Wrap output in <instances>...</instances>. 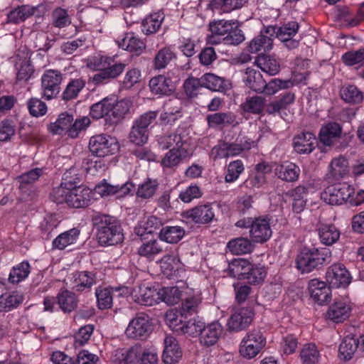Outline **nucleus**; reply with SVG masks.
Segmentation results:
<instances>
[{"label": "nucleus", "mask_w": 364, "mask_h": 364, "mask_svg": "<svg viewBox=\"0 0 364 364\" xmlns=\"http://www.w3.org/2000/svg\"><path fill=\"white\" fill-rule=\"evenodd\" d=\"M210 34L206 41L210 45L224 43L225 45H239L245 40L242 31L237 20H214L208 24Z\"/></svg>", "instance_id": "1"}, {"label": "nucleus", "mask_w": 364, "mask_h": 364, "mask_svg": "<svg viewBox=\"0 0 364 364\" xmlns=\"http://www.w3.org/2000/svg\"><path fill=\"white\" fill-rule=\"evenodd\" d=\"M91 221L100 245H114L123 240L121 225L116 218L97 212L92 215Z\"/></svg>", "instance_id": "2"}, {"label": "nucleus", "mask_w": 364, "mask_h": 364, "mask_svg": "<svg viewBox=\"0 0 364 364\" xmlns=\"http://www.w3.org/2000/svg\"><path fill=\"white\" fill-rule=\"evenodd\" d=\"M245 85L257 93H263L267 95H272L282 89H288L293 86L291 80L272 79L266 82L262 75L258 70L248 68L245 71L243 79Z\"/></svg>", "instance_id": "3"}, {"label": "nucleus", "mask_w": 364, "mask_h": 364, "mask_svg": "<svg viewBox=\"0 0 364 364\" xmlns=\"http://www.w3.org/2000/svg\"><path fill=\"white\" fill-rule=\"evenodd\" d=\"M353 188L346 183H338L328 186L321 193V198L331 205H341L349 199L353 205L364 203V191H358L355 198H351Z\"/></svg>", "instance_id": "4"}, {"label": "nucleus", "mask_w": 364, "mask_h": 364, "mask_svg": "<svg viewBox=\"0 0 364 364\" xmlns=\"http://www.w3.org/2000/svg\"><path fill=\"white\" fill-rule=\"evenodd\" d=\"M331 251L327 248L304 247L296 258V267L301 273H309L329 262Z\"/></svg>", "instance_id": "5"}, {"label": "nucleus", "mask_w": 364, "mask_h": 364, "mask_svg": "<svg viewBox=\"0 0 364 364\" xmlns=\"http://www.w3.org/2000/svg\"><path fill=\"white\" fill-rule=\"evenodd\" d=\"M157 115V112L149 111L140 115L134 121L129 134V139L132 143L141 146L147 142L149 127L156 121Z\"/></svg>", "instance_id": "6"}, {"label": "nucleus", "mask_w": 364, "mask_h": 364, "mask_svg": "<svg viewBox=\"0 0 364 364\" xmlns=\"http://www.w3.org/2000/svg\"><path fill=\"white\" fill-rule=\"evenodd\" d=\"M119 147L115 138L104 134L92 136L89 141L90 152L99 158L114 154L119 150Z\"/></svg>", "instance_id": "7"}, {"label": "nucleus", "mask_w": 364, "mask_h": 364, "mask_svg": "<svg viewBox=\"0 0 364 364\" xmlns=\"http://www.w3.org/2000/svg\"><path fill=\"white\" fill-rule=\"evenodd\" d=\"M266 339L259 330L254 329L243 338L240 346V355L247 359L255 357L265 346Z\"/></svg>", "instance_id": "8"}, {"label": "nucleus", "mask_w": 364, "mask_h": 364, "mask_svg": "<svg viewBox=\"0 0 364 364\" xmlns=\"http://www.w3.org/2000/svg\"><path fill=\"white\" fill-rule=\"evenodd\" d=\"M63 80L61 73L55 70H46L41 77L43 95L47 100L55 97L60 92Z\"/></svg>", "instance_id": "9"}, {"label": "nucleus", "mask_w": 364, "mask_h": 364, "mask_svg": "<svg viewBox=\"0 0 364 364\" xmlns=\"http://www.w3.org/2000/svg\"><path fill=\"white\" fill-rule=\"evenodd\" d=\"M66 284L75 291L82 292L90 290L96 284V274L93 272H75L67 277Z\"/></svg>", "instance_id": "10"}, {"label": "nucleus", "mask_w": 364, "mask_h": 364, "mask_svg": "<svg viewBox=\"0 0 364 364\" xmlns=\"http://www.w3.org/2000/svg\"><path fill=\"white\" fill-rule=\"evenodd\" d=\"M151 331V325L149 316L139 314L132 319L125 331L127 337L131 338H145Z\"/></svg>", "instance_id": "11"}, {"label": "nucleus", "mask_w": 364, "mask_h": 364, "mask_svg": "<svg viewBox=\"0 0 364 364\" xmlns=\"http://www.w3.org/2000/svg\"><path fill=\"white\" fill-rule=\"evenodd\" d=\"M326 279L332 288H345L350 284L351 277L346 267L337 263L327 269Z\"/></svg>", "instance_id": "12"}, {"label": "nucleus", "mask_w": 364, "mask_h": 364, "mask_svg": "<svg viewBox=\"0 0 364 364\" xmlns=\"http://www.w3.org/2000/svg\"><path fill=\"white\" fill-rule=\"evenodd\" d=\"M254 311L252 308H240L234 311L230 316L227 326L231 331H240L246 329L252 323Z\"/></svg>", "instance_id": "13"}, {"label": "nucleus", "mask_w": 364, "mask_h": 364, "mask_svg": "<svg viewBox=\"0 0 364 364\" xmlns=\"http://www.w3.org/2000/svg\"><path fill=\"white\" fill-rule=\"evenodd\" d=\"M272 233L269 220L267 218L259 217L254 218L252 221L250 236L252 242H265L270 238Z\"/></svg>", "instance_id": "14"}, {"label": "nucleus", "mask_w": 364, "mask_h": 364, "mask_svg": "<svg viewBox=\"0 0 364 364\" xmlns=\"http://www.w3.org/2000/svg\"><path fill=\"white\" fill-rule=\"evenodd\" d=\"M308 290L311 298L319 305H323L331 299V287H328L326 282L313 279L309 282Z\"/></svg>", "instance_id": "15"}, {"label": "nucleus", "mask_w": 364, "mask_h": 364, "mask_svg": "<svg viewBox=\"0 0 364 364\" xmlns=\"http://www.w3.org/2000/svg\"><path fill=\"white\" fill-rule=\"evenodd\" d=\"M133 298L137 304L144 306H153L161 301L159 289L154 287L139 286L132 292Z\"/></svg>", "instance_id": "16"}, {"label": "nucleus", "mask_w": 364, "mask_h": 364, "mask_svg": "<svg viewBox=\"0 0 364 364\" xmlns=\"http://www.w3.org/2000/svg\"><path fill=\"white\" fill-rule=\"evenodd\" d=\"M193 151L190 146L171 148L161 159V164L164 168H173L178 166L183 160L192 156Z\"/></svg>", "instance_id": "17"}, {"label": "nucleus", "mask_w": 364, "mask_h": 364, "mask_svg": "<svg viewBox=\"0 0 364 364\" xmlns=\"http://www.w3.org/2000/svg\"><path fill=\"white\" fill-rule=\"evenodd\" d=\"M351 310V305L348 301L345 299L336 300L329 306L326 317L335 323H341L350 316Z\"/></svg>", "instance_id": "18"}, {"label": "nucleus", "mask_w": 364, "mask_h": 364, "mask_svg": "<svg viewBox=\"0 0 364 364\" xmlns=\"http://www.w3.org/2000/svg\"><path fill=\"white\" fill-rule=\"evenodd\" d=\"M150 90L153 94L159 95H170L176 90V82L164 75L152 77L149 83Z\"/></svg>", "instance_id": "19"}, {"label": "nucleus", "mask_w": 364, "mask_h": 364, "mask_svg": "<svg viewBox=\"0 0 364 364\" xmlns=\"http://www.w3.org/2000/svg\"><path fill=\"white\" fill-rule=\"evenodd\" d=\"M189 137L187 134L179 132L177 130L176 133L166 134L158 136L157 141L159 146L163 150L172 148H181L190 146L188 143Z\"/></svg>", "instance_id": "20"}, {"label": "nucleus", "mask_w": 364, "mask_h": 364, "mask_svg": "<svg viewBox=\"0 0 364 364\" xmlns=\"http://www.w3.org/2000/svg\"><path fill=\"white\" fill-rule=\"evenodd\" d=\"M112 107L110 115L107 117V124L109 126L117 125L120 123L129 112L132 102L129 100L116 101L112 97Z\"/></svg>", "instance_id": "21"}, {"label": "nucleus", "mask_w": 364, "mask_h": 364, "mask_svg": "<svg viewBox=\"0 0 364 364\" xmlns=\"http://www.w3.org/2000/svg\"><path fill=\"white\" fill-rule=\"evenodd\" d=\"M206 122L208 127L213 129H223L229 126L235 127L239 124L236 119V116L230 112L208 114Z\"/></svg>", "instance_id": "22"}, {"label": "nucleus", "mask_w": 364, "mask_h": 364, "mask_svg": "<svg viewBox=\"0 0 364 364\" xmlns=\"http://www.w3.org/2000/svg\"><path fill=\"white\" fill-rule=\"evenodd\" d=\"M186 218L191 219L195 223L208 224L215 218V213L210 204L196 206L186 213Z\"/></svg>", "instance_id": "23"}, {"label": "nucleus", "mask_w": 364, "mask_h": 364, "mask_svg": "<svg viewBox=\"0 0 364 364\" xmlns=\"http://www.w3.org/2000/svg\"><path fill=\"white\" fill-rule=\"evenodd\" d=\"M68 205L80 208L89 205L91 200V191L89 188L76 187V184L70 190L68 198Z\"/></svg>", "instance_id": "24"}, {"label": "nucleus", "mask_w": 364, "mask_h": 364, "mask_svg": "<svg viewBox=\"0 0 364 364\" xmlns=\"http://www.w3.org/2000/svg\"><path fill=\"white\" fill-rule=\"evenodd\" d=\"M69 173H65L63 176V181L61 184L53 189L50 193V199L58 203L62 204L66 203L68 204V198L70 195V190L73 186L76 184V181L69 179Z\"/></svg>", "instance_id": "25"}, {"label": "nucleus", "mask_w": 364, "mask_h": 364, "mask_svg": "<svg viewBox=\"0 0 364 364\" xmlns=\"http://www.w3.org/2000/svg\"><path fill=\"white\" fill-rule=\"evenodd\" d=\"M134 187V184L130 182H126L122 184H110L104 182L96 186L95 191L102 196L114 194H118L119 196H123L129 194Z\"/></svg>", "instance_id": "26"}, {"label": "nucleus", "mask_w": 364, "mask_h": 364, "mask_svg": "<svg viewBox=\"0 0 364 364\" xmlns=\"http://www.w3.org/2000/svg\"><path fill=\"white\" fill-rule=\"evenodd\" d=\"M142 351L138 345L128 349H117L114 353V362L117 364H138Z\"/></svg>", "instance_id": "27"}, {"label": "nucleus", "mask_w": 364, "mask_h": 364, "mask_svg": "<svg viewBox=\"0 0 364 364\" xmlns=\"http://www.w3.org/2000/svg\"><path fill=\"white\" fill-rule=\"evenodd\" d=\"M342 127L337 122H328L322 127L319 132V140L326 146H333L340 139Z\"/></svg>", "instance_id": "28"}, {"label": "nucleus", "mask_w": 364, "mask_h": 364, "mask_svg": "<svg viewBox=\"0 0 364 364\" xmlns=\"http://www.w3.org/2000/svg\"><path fill=\"white\" fill-rule=\"evenodd\" d=\"M164 350L162 360L166 364H173L178 361L182 356V351L178 346L176 339L171 336L164 340Z\"/></svg>", "instance_id": "29"}, {"label": "nucleus", "mask_w": 364, "mask_h": 364, "mask_svg": "<svg viewBox=\"0 0 364 364\" xmlns=\"http://www.w3.org/2000/svg\"><path fill=\"white\" fill-rule=\"evenodd\" d=\"M32 16H40L39 6L22 5L11 11L7 18L9 23L18 24Z\"/></svg>", "instance_id": "30"}, {"label": "nucleus", "mask_w": 364, "mask_h": 364, "mask_svg": "<svg viewBox=\"0 0 364 364\" xmlns=\"http://www.w3.org/2000/svg\"><path fill=\"white\" fill-rule=\"evenodd\" d=\"M223 332V327L218 322H213L208 326H203L200 336L202 345L209 347L215 345Z\"/></svg>", "instance_id": "31"}, {"label": "nucleus", "mask_w": 364, "mask_h": 364, "mask_svg": "<svg viewBox=\"0 0 364 364\" xmlns=\"http://www.w3.org/2000/svg\"><path fill=\"white\" fill-rule=\"evenodd\" d=\"M247 0H211L208 9L213 13L223 14L242 8Z\"/></svg>", "instance_id": "32"}, {"label": "nucleus", "mask_w": 364, "mask_h": 364, "mask_svg": "<svg viewBox=\"0 0 364 364\" xmlns=\"http://www.w3.org/2000/svg\"><path fill=\"white\" fill-rule=\"evenodd\" d=\"M316 139L311 132H302L294 138V148L299 154H310L315 148Z\"/></svg>", "instance_id": "33"}, {"label": "nucleus", "mask_w": 364, "mask_h": 364, "mask_svg": "<svg viewBox=\"0 0 364 364\" xmlns=\"http://www.w3.org/2000/svg\"><path fill=\"white\" fill-rule=\"evenodd\" d=\"M317 231L320 241L325 245H332L336 243L341 236L339 229L333 224L318 225Z\"/></svg>", "instance_id": "34"}, {"label": "nucleus", "mask_w": 364, "mask_h": 364, "mask_svg": "<svg viewBox=\"0 0 364 364\" xmlns=\"http://www.w3.org/2000/svg\"><path fill=\"white\" fill-rule=\"evenodd\" d=\"M295 100V95L289 92L280 95L274 100L270 102L266 107V112L269 114H280L282 110L287 109Z\"/></svg>", "instance_id": "35"}, {"label": "nucleus", "mask_w": 364, "mask_h": 364, "mask_svg": "<svg viewBox=\"0 0 364 364\" xmlns=\"http://www.w3.org/2000/svg\"><path fill=\"white\" fill-rule=\"evenodd\" d=\"M57 304L64 313L74 311L78 304V299L75 294L67 289L60 291L56 296Z\"/></svg>", "instance_id": "36"}, {"label": "nucleus", "mask_w": 364, "mask_h": 364, "mask_svg": "<svg viewBox=\"0 0 364 364\" xmlns=\"http://www.w3.org/2000/svg\"><path fill=\"white\" fill-rule=\"evenodd\" d=\"M202 77L204 87L213 91L225 92L231 85L228 80L213 73H206Z\"/></svg>", "instance_id": "37"}, {"label": "nucleus", "mask_w": 364, "mask_h": 364, "mask_svg": "<svg viewBox=\"0 0 364 364\" xmlns=\"http://www.w3.org/2000/svg\"><path fill=\"white\" fill-rule=\"evenodd\" d=\"M112 102V97H105L90 107V115L95 119L105 117V124L107 125V117L111 114Z\"/></svg>", "instance_id": "38"}, {"label": "nucleus", "mask_w": 364, "mask_h": 364, "mask_svg": "<svg viewBox=\"0 0 364 364\" xmlns=\"http://www.w3.org/2000/svg\"><path fill=\"white\" fill-rule=\"evenodd\" d=\"M256 65L269 75H275L280 71V63L274 57L261 54L255 60Z\"/></svg>", "instance_id": "39"}, {"label": "nucleus", "mask_w": 364, "mask_h": 364, "mask_svg": "<svg viewBox=\"0 0 364 364\" xmlns=\"http://www.w3.org/2000/svg\"><path fill=\"white\" fill-rule=\"evenodd\" d=\"M251 263L247 259H235L229 264L228 274L237 279H246L248 271L251 270Z\"/></svg>", "instance_id": "40"}, {"label": "nucleus", "mask_w": 364, "mask_h": 364, "mask_svg": "<svg viewBox=\"0 0 364 364\" xmlns=\"http://www.w3.org/2000/svg\"><path fill=\"white\" fill-rule=\"evenodd\" d=\"M164 19L163 13L156 12L147 16L141 22L142 32L146 35L156 33Z\"/></svg>", "instance_id": "41"}, {"label": "nucleus", "mask_w": 364, "mask_h": 364, "mask_svg": "<svg viewBox=\"0 0 364 364\" xmlns=\"http://www.w3.org/2000/svg\"><path fill=\"white\" fill-rule=\"evenodd\" d=\"M176 58V53L172 48L165 46L156 53L153 60V68L155 70L164 69Z\"/></svg>", "instance_id": "42"}, {"label": "nucleus", "mask_w": 364, "mask_h": 364, "mask_svg": "<svg viewBox=\"0 0 364 364\" xmlns=\"http://www.w3.org/2000/svg\"><path fill=\"white\" fill-rule=\"evenodd\" d=\"M73 120V114L63 112L59 114L56 122L48 125V129L53 134H62L63 132H65L68 135V129L72 127Z\"/></svg>", "instance_id": "43"}, {"label": "nucleus", "mask_w": 364, "mask_h": 364, "mask_svg": "<svg viewBox=\"0 0 364 364\" xmlns=\"http://www.w3.org/2000/svg\"><path fill=\"white\" fill-rule=\"evenodd\" d=\"M118 43L119 47L134 53L136 55L141 54L146 48L145 43L139 38L134 36L133 33H127L125 37Z\"/></svg>", "instance_id": "44"}, {"label": "nucleus", "mask_w": 364, "mask_h": 364, "mask_svg": "<svg viewBox=\"0 0 364 364\" xmlns=\"http://www.w3.org/2000/svg\"><path fill=\"white\" fill-rule=\"evenodd\" d=\"M227 247L233 255L248 254L253 251L254 245L246 237H237L228 242Z\"/></svg>", "instance_id": "45"}, {"label": "nucleus", "mask_w": 364, "mask_h": 364, "mask_svg": "<svg viewBox=\"0 0 364 364\" xmlns=\"http://www.w3.org/2000/svg\"><path fill=\"white\" fill-rule=\"evenodd\" d=\"M184 234V229L180 226H166L161 229L159 237L162 241L174 244L179 242Z\"/></svg>", "instance_id": "46"}, {"label": "nucleus", "mask_w": 364, "mask_h": 364, "mask_svg": "<svg viewBox=\"0 0 364 364\" xmlns=\"http://www.w3.org/2000/svg\"><path fill=\"white\" fill-rule=\"evenodd\" d=\"M359 343V341L354 337L346 336L339 346V357L344 360H350L355 353Z\"/></svg>", "instance_id": "47"}, {"label": "nucleus", "mask_w": 364, "mask_h": 364, "mask_svg": "<svg viewBox=\"0 0 364 364\" xmlns=\"http://www.w3.org/2000/svg\"><path fill=\"white\" fill-rule=\"evenodd\" d=\"M348 161L343 156L333 159L329 165V177L340 180L348 173Z\"/></svg>", "instance_id": "48"}, {"label": "nucleus", "mask_w": 364, "mask_h": 364, "mask_svg": "<svg viewBox=\"0 0 364 364\" xmlns=\"http://www.w3.org/2000/svg\"><path fill=\"white\" fill-rule=\"evenodd\" d=\"M340 95L342 100L350 104H358L363 100V92L354 85H343Z\"/></svg>", "instance_id": "49"}, {"label": "nucleus", "mask_w": 364, "mask_h": 364, "mask_svg": "<svg viewBox=\"0 0 364 364\" xmlns=\"http://www.w3.org/2000/svg\"><path fill=\"white\" fill-rule=\"evenodd\" d=\"M80 230L73 228L59 235L53 242V246L59 250H63L69 245L73 244L78 235Z\"/></svg>", "instance_id": "50"}, {"label": "nucleus", "mask_w": 364, "mask_h": 364, "mask_svg": "<svg viewBox=\"0 0 364 364\" xmlns=\"http://www.w3.org/2000/svg\"><path fill=\"white\" fill-rule=\"evenodd\" d=\"M276 174L279 178L283 181L294 182L297 181L299 176L300 168L292 163L286 166L282 165L276 169Z\"/></svg>", "instance_id": "51"}, {"label": "nucleus", "mask_w": 364, "mask_h": 364, "mask_svg": "<svg viewBox=\"0 0 364 364\" xmlns=\"http://www.w3.org/2000/svg\"><path fill=\"white\" fill-rule=\"evenodd\" d=\"M23 296L16 292L0 296V311L7 312L17 308L23 302Z\"/></svg>", "instance_id": "52"}, {"label": "nucleus", "mask_w": 364, "mask_h": 364, "mask_svg": "<svg viewBox=\"0 0 364 364\" xmlns=\"http://www.w3.org/2000/svg\"><path fill=\"white\" fill-rule=\"evenodd\" d=\"M97 306L101 310L110 309L113 303V295L111 289L99 287L95 289Z\"/></svg>", "instance_id": "53"}, {"label": "nucleus", "mask_w": 364, "mask_h": 364, "mask_svg": "<svg viewBox=\"0 0 364 364\" xmlns=\"http://www.w3.org/2000/svg\"><path fill=\"white\" fill-rule=\"evenodd\" d=\"M300 357L303 364H316L320 358V353L315 344L306 343L301 350Z\"/></svg>", "instance_id": "54"}, {"label": "nucleus", "mask_w": 364, "mask_h": 364, "mask_svg": "<svg viewBox=\"0 0 364 364\" xmlns=\"http://www.w3.org/2000/svg\"><path fill=\"white\" fill-rule=\"evenodd\" d=\"M85 86V82L82 79L78 78L72 80L63 91L62 99L65 101L75 99Z\"/></svg>", "instance_id": "55"}, {"label": "nucleus", "mask_w": 364, "mask_h": 364, "mask_svg": "<svg viewBox=\"0 0 364 364\" xmlns=\"http://www.w3.org/2000/svg\"><path fill=\"white\" fill-rule=\"evenodd\" d=\"M30 268L28 262H22L14 267L9 274V282L12 284H17L25 279L30 273Z\"/></svg>", "instance_id": "56"}, {"label": "nucleus", "mask_w": 364, "mask_h": 364, "mask_svg": "<svg viewBox=\"0 0 364 364\" xmlns=\"http://www.w3.org/2000/svg\"><path fill=\"white\" fill-rule=\"evenodd\" d=\"M43 174V168H36L18 176L16 178V181L19 183V189L23 191L24 189L27 188V186L33 184Z\"/></svg>", "instance_id": "57"}, {"label": "nucleus", "mask_w": 364, "mask_h": 364, "mask_svg": "<svg viewBox=\"0 0 364 364\" xmlns=\"http://www.w3.org/2000/svg\"><path fill=\"white\" fill-rule=\"evenodd\" d=\"M52 25L58 28H63L71 23V18L68 11L60 7L55 8L51 14Z\"/></svg>", "instance_id": "58"}, {"label": "nucleus", "mask_w": 364, "mask_h": 364, "mask_svg": "<svg viewBox=\"0 0 364 364\" xmlns=\"http://www.w3.org/2000/svg\"><path fill=\"white\" fill-rule=\"evenodd\" d=\"M247 49L252 53H257L259 51L268 52L272 49V45L269 38L267 36L263 38L259 34L250 42Z\"/></svg>", "instance_id": "59"}, {"label": "nucleus", "mask_w": 364, "mask_h": 364, "mask_svg": "<svg viewBox=\"0 0 364 364\" xmlns=\"http://www.w3.org/2000/svg\"><path fill=\"white\" fill-rule=\"evenodd\" d=\"M163 250V247L161 243L156 240H151L146 243H144L138 250V253L140 256L152 259L155 255L161 253Z\"/></svg>", "instance_id": "60"}, {"label": "nucleus", "mask_w": 364, "mask_h": 364, "mask_svg": "<svg viewBox=\"0 0 364 364\" xmlns=\"http://www.w3.org/2000/svg\"><path fill=\"white\" fill-rule=\"evenodd\" d=\"M102 68L112 80L116 79L123 73L126 68V64L123 63L114 62L111 58H105Z\"/></svg>", "instance_id": "61"}, {"label": "nucleus", "mask_w": 364, "mask_h": 364, "mask_svg": "<svg viewBox=\"0 0 364 364\" xmlns=\"http://www.w3.org/2000/svg\"><path fill=\"white\" fill-rule=\"evenodd\" d=\"M161 301L166 303L168 305L177 304L180 299L181 293L176 287H164L159 289Z\"/></svg>", "instance_id": "62"}, {"label": "nucleus", "mask_w": 364, "mask_h": 364, "mask_svg": "<svg viewBox=\"0 0 364 364\" xmlns=\"http://www.w3.org/2000/svg\"><path fill=\"white\" fill-rule=\"evenodd\" d=\"M159 186L156 180L147 178L144 182L140 184L136 191V196L139 198L147 199L151 198L156 193Z\"/></svg>", "instance_id": "63"}, {"label": "nucleus", "mask_w": 364, "mask_h": 364, "mask_svg": "<svg viewBox=\"0 0 364 364\" xmlns=\"http://www.w3.org/2000/svg\"><path fill=\"white\" fill-rule=\"evenodd\" d=\"M264 99L260 96L247 97L242 105V109L246 112L259 114L264 106Z\"/></svg>", "instance_id": "64"}]
</instances>
